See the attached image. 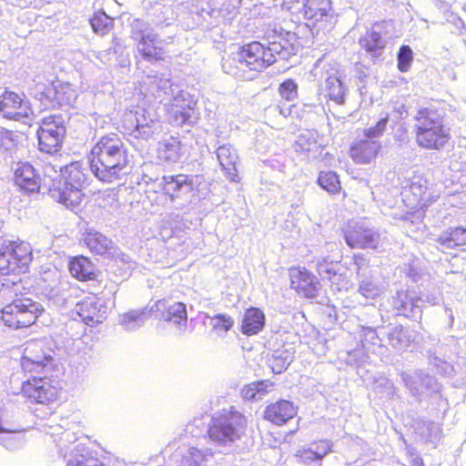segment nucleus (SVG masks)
Segmentation results:
<instances>
[{
	"label": "nucleus",
	"instance_id": "nucleus-17",
	"mask_svg": "<svg viewBox=\"0 0 466 466\" xmlns=\"http://www.w3.org/2000/svg\"><path fill=\"white\" fill-rule=\"evenodd\" d=\"M51 196L66 208L77 211L82 208L85 194L82 187L53 184L49 188Z\"/></svg>",
	"mask_w": 466,
	"mask_h": 466
},
{
	"label": "nucleus",
	"instance_id": "nucleus-8",
	"mask_svg": "<svg viewBox=\"0 0 466 466\" xmlns=\"http://www.w3.org/2000/svg\"><path fill=\"white\" fill-rule=\"evenodd\" d=\"M301 14L305 24L319 32L332 23L334 11L330 0H304Z\"/></svg>",
	"mask_w": 466,
	"mask_h": 466
},
{
	"label": "nucleus",
	"instance_id": "nucleus-11",
	"mask_svg": "<svg viewBox=\"0 0 466 466\" xmlns=\"http://www.w3.org/2000/svg\"><path fill=\"white\" fill-rule=\"evenodd\" d=\"M344 238L351 248L376 249L379 246V234L360 223L349 225L344 230Z\"/></svg>",
	"mask_w": 466,
	"mask_h": 466
},
{
	"label": "nucleus",
	"instance_id": "nucleus-9",
	"mask_svg": "<svg viewBox=\"0 0 466 466\" xmlns=\"http://www.w3.org/2000/svg\"><path fill=\"white\" fill-rule=\"evenodd\" d=\"M438 199L429 186L428 180L422 177L418 181H412L404 192V202L407 207L414 211H425Z\"/></svg>",
	"mask_w": 466,
	"mask_h": 466
},
{
	"label": "nucleus",
	"instance_id": "nucleus-49",
	"mask_svg": "<svg viewBox=\"0 0 466 466\" xmlns=\"http://www.w3.org/2000/svg\"><path fill=\"white\" fill-rule=\"evenodd\" d=\"M40 183L35 181L34 177H31V192L38 191L40 189Z\"/></svg>",
	"mask_w": 466,
	"mask_h": 466
},
{
	"label": "nucleus",
	"instance_id": "nucleus-20",
	"mask_svg": "<svg viewBox=\"0 0 466 466\" xmlns=\"http://www.w3.org/2000/svg\"><path fill=\"white\" fill-rule=\"evenodd\" d=\"M68 269L71 275L79 281L95 280L97 270L94 263L85 256H76L70 258Z\"/></svg>",
	"mask_w": 466,
	"mask_h": 466
},
{
	"label": "nucleus",
	"instance_id": "nucleus-42",
	"mask_svg": "<svg viewBox=\"0 0 466 466\" xmlns=\"http://www.w3.org/2000/svg\"><path fill=\"white\" fill-rule=\"evenodd\" d=\"M389 122V116L380 118L374 126L364 129L363 135L367 139L372 140L374 137L382 136Z\"/></svg>",
	"mask_w": 466,
	"mask_h": 466
},
{
	"label": "nucleus",
	"instance_id": "nucleus-29",
	"mask_svg": "<svg viewBox=\"0 0 466 466\" xmlns=\"http://www.w3.org/2000/svg\"><path fill=\"white\" fill-rule=\"evenodd\" d=\"M83 242L91 252L97 255L107 254L111 249V240L97 231L84 233Z\"/></svg>",
	"mask_w": 466,
	"mask_h": 466
},
{
	"label": "nucleus",
	"instance_id": "nucleus-39",
	"mask_svg": "<svg viewBox=\"0 0 466 466\" xmlns=\"http://www.w3.org/2000/svg\"><path fill=\"white\" fill-rule=\"evenodd\" d=\"M398 69L404 73L408 72L413 60V52L407 45L400 46L397 54Z\"/></svg>",
	"mask_w": 466,
	"mask_h": 466
},
{
	"label": "nucleus",
	"instance_id": "nucleus-16",
	"mask_svg": "<svg viewBox=\"0 0 466 466\" xmlns=\"http://www.w3.org/2000/svg\"><path fill=\"white\" fill-rule=\"evenodd\" d=\"M53 184L85 188L89 185V179L83 164L75 161L61 167L59 176Z\"/></svg>",
	"mask_w": 466,
	"mask_h": 466
},
{
	"label": "nucleus",
	"instance_id": "nucleus-6",
	"mask_svg": "<svg viewBox=\"0 0 466 466\" xmlns=\"http://www.w3.org/2000/svg\"><path fill=\"white\" fill-rule=\"evenodd\" d=\"M66 134L62 116L51 115L42 118L36 135L41 151L54 154L58 152Z\"/></svg>",
	"mask_w": 466,
	"mask_h": 466
},
{
	"label": "nucleus",
	"instance_id": "nucleus-55",
	"mask_svg": "<svg viewBox=\"0 0 466 466\" xmlns=\"http://www.w3.org/2000/svg\"><path fill=\"white\" fill-rule=\"evenodd\" d=\"M5 431V429L0 425V432Z\"/></svg>",
	"mask_w": 466,
	"mask_h": 466
},
{
	"label": "nucleus",
	"instance_id": "nucleus-21",
	"mask_svg": "<svg viewBox=\"0 0 466 466\" xmlns=\"http://www.w3.org/2000/svg\"><path fill=\"white\" fill-rule=\"evenodd\" d=\"M266 322L264 312L256 307L248 308L240 324V331L246 336H253L260 332Z\"/></svg>",
	"mask_w": 466,
	"mask_h": 466
},
{
	"label": "nucleus",
	"instance_id": "nucleus-33",
	"mask_svg": "<svg viewBox=\"0 0 466 466\" xmlns=\"http://www.w3.org/2000/svg\"><path fill=\"white\" fill-rule=\"evenodd\" d=\"M182 144L175 137L166 140L159 147L158 153L161 159L167 162H177L181 157Z\"/></svg>",
	"mask_w": 466,
	"mask_h": 466
},
{
	"label": "nucleus",
	"instance_id": "nucleus-44",
	"mask_svg": "<svg viewBox=\"0 0 466 466\" xmlns=\"http://www.w3.org/2000/svg\"><path fill=\"white\" fill-rule=\"evenodd\" d=\"M337 264V262L324 258L317 263L316 268L320 276L326 275L329 279H331L338 274Z\"/></svg>",
	"mask_w": 466,
	"mask_h": 466
},
{
	"label": "nucleus",
	"instance_id": "nucleus-3",
	"mask_svg": "<svg viewBox=\"0 0 466 466\" xmlns=\"http://www.w3.org/2000/svg\"><path fill=\"white\" fill-rule=\"evenodd\" d=\"M278 60L270 47L259 40L240 45L235 54L238 69L242 73L258 76L273 66Z\"/></svg>",
	"mask_w": 466,
	"mask_h": 466
},
{
	"label": "nucleus",
	"instance_id": "nucleus-25",
	"mask_svg": "<svg viewBox=\"0 0 466 466\" xmlns=\"http://www.w3.org/2000/svg\"><path fill=\"white\" fill-rule=\"evenodd\" d=\"M217 155L227 177L232 182H238L239 177L237 169L238 155L236 151L230 147L221 146L218 148Z\"/></svg>",
	"mask_w": 466,
	"mask_h": 466
},
{
	"label": "nucleus",
	"instance_id": "nucleus-41",
	"mask_svg": "<svg viewBox=\"0 0 466 466\" xmlns=\"http://www.w3.org/2000/svg\"><path fill=\"white\" fill-rule=\"evenodd\" d=\"M280 96L286 101H292L298 96V85L293 79H286L279 87Z\"/></svg>",
	"mask_w": 466,
	"mask_h": 466
},
{
	"label": "nucleus",
	"instance_id": "nucleus-4",
	"mask_svg": "<svg viewBox=\"0 0 466 466\" xmlns=\"http://www.w3.org/2000/svg\"><path fill=\"white\" fill-rule=\"evenodd\" d=\"M247 425V418L241 412L233 409L222 410L211 419L208 436L219 444L234 442L245 434Z\"/></svg>",
	"mask_w": 466,
	"mask_h": 466
},
{
	"label": "nucleus",
	"instance_id": "nucleus-26",
	"mask_svg": "<svg viewBox=\"0 0 466 466\" xmlns=\"http://www.w3.org/2000/svg\"><path fill=\"white\" fill-rule=\"evenodd\" d=\"M359 44L361 49L373 57L380 56L385 48V42L380 32L375 31L373 28L367 30L360 37Z\"/></svg>",
	"mask_w": 466,
	"mask_h": 466
},
{
	"label": "nucleus",
	"instance_id": "nucleus-37",
	"mask_svg": "<svg viewBox=\"0 0 466 466\" xmlns=\"http://www.w3.org/2000/svg\"><path fill=\"white\" fill-rule=\"evenodd\" d=\"M290 363L287 350H275L268 359L272 372L279 374L287 370Z\"/></svg>",
	"mask_w": 466,
	"mask_h": 466
},
{
	"label": "nucleus",
	"instance_id": "nucleus-10",
	"mask_svg": "<svg viewBox=\"0 0 466 466\" xmlns=\"http://www.w3.org/2000/svg\"><path fill=\"white\" fill-rule=\"evenodd\" d=\"M76 309L80 319L91 327L102 323L106 318V302L95 294L83 298L76 303Z\"/></svg>",
	"mask_w": 466,
	"mask_h": 466
},
{
	"label": "nucleus",
	"instance_id": "nucleus-12",
	"mask_svg": "<svg viewBox=\"0 0 466 466\" xmlns=\"http://www.w3.org/2000/svg\"><path fill=\"white\" fill-rule=\"evenodd\" d=\"M151 311L160 319L176 325H185L187 320L186 304L180 301L171 303L167 299H160L151 307Z\"/></svg>",
	"mask_w": 466,
	"mask_h": 466
},
{
	"label": "nucleus",
	"instance_id": "nucleus-7",
	"mask_svg": "<svg viewBox=\"0 0 466 466\" xmlns=\"http://www.w3.org/2000/svg\"><path fill=\"white\" fill-rule=\"evenodd\" d=\"M289 288L300 298L313 299L321 289L319 279L310 270L301 266L289 268Z\"/></svg>",
	"mask_w": 466,
	"mask_h": 466
},
{
	"label": "nucleus",
	"instance_id": "nucleus-57",
	"mask_svg": "<svg viewBox=\"0 0 466 466\" xmlns=\"http://www.w3.org/2000/svg\"><path fill=\"white\" fill-rule=\"evenodd\" d=\"M347 197V193L343 192V198H345Z\"/></svg>",
	"mask_w": 466,
	"mask_h": 466
},
{
	"label": "nucleus",
	"instance_id": "nucleus-47",
	"mask_svg": "<svg viewBox=\"0 0 466 466\" xmlns=\"http://www.w3.org/2000/svg\"><path fill=\"white\" fill-rule=\"evenodd\" d=\"M415 307V303L413 299L410 298L408 295H405V298L400 299L399 304L396 306L400 311L404 312L405 309H413Z\"/></svg>",
	"mask_w": 466,
	"mask_h": 466
},
{
	"label": "nucleus",
	"instance_id": "nucleus-27",
	"mask_svg": "<svg viewBox=\"0 0 466 466\" xmlns=\"http://www.w3.org/2000/svg\"><path fill=\"white\" fill-rule=\"evenodd\" d=\"M436 242L446 248H458L466 245V228L458 226L451 228L439 235Z\"/></svg>",
	"mask_w": 466,
	"mask_h": 466
},
{
	"label": "nucleus",
	"instance_id": "nucleus-46",
	"mask_svg": "<svg viewBox=\"0 0 466 466\" xmlns=\"http://www.w3.org/2000/svg\"><path fill=\"white\" fill-rule=\"evenodd\" d=\"M11 255L9 249L0 250V271L2 274H7L11 269V266L15 265Z\"/></svg>",
	"mask_w": 466,
	"mask_h": 466
},
{
	"label": "nucleus",
	"instance_id": "nucleus-13",
	"mask_svg": "<svg viewBox=\"0 0 466 466\" xmlns=\"http://www.w3.org/2000/svg\"><path fill=\"white\" fill-rule=\"evenodd\" d=\"M298 407L290 400H279L266 406L263 418L276 426H283L296 417Z\"/></svg>",
	"mask_w": 466,
	"mask_h": 466
},
{
	"label": "nucleus",
	"instance_id": "nucleus-52",
	"mask_svg": "<svg viewBox=\"0 0 466 466\" xmlns=\"http://www.w3.org/2000/svg\"><path fill=\"white\" fill-rule=\"evenodd\" d=\"M138 317H139V314H137V313H128L126 315V319H128L136 320Z\"/></svg>",
	"mask_w": 466,
	"mask_h": 466
},
{
	"label": "nucleus",
	"instance_id": "nucleus-50",
	"mask_svg": "<svg viewBox=\"0 0 466 466\" xmlns=\"http://www.w3.org/2000/svg\"><path fill=\"white\" fill-rule=\"evenodd\" d=\"M29 363V359L26 356H23L21 359V366L24 370H25L26 365Z\"/></svg>",
	"mask_w": 466,
	"mask_h": 466
},
{
	"label": "nucleus",
	"instance_id": "nucleus-40",
	"mask_svg": "<svg viewBox=\"0 0 466 466\" xmlns=\"http://www.w3.org/2000/svg\"><path fill=\"white\" fill-rule=\"evenodd\" d=\"M205 461V454L196 447H190L180 461L179 466H201Z\"/></svg>",
	"mask_w": 466,
	"mask_h": 466
},
{
	"label": "nucleus",
	"instance_id": "nucleus-51",
	"mask_svg": "<svg viewBox=\"0 0 466 466\" xmlns=\"http://www.w3.org/2000/svg\"><path fill=\"white\" fill-rule=\"evenodd\" d=\"M353 260L356 264H359L360 262L364 260V257L362 255H355L353 257Z\"/></svg>",
	"mask_w": 466,
	"mask_h": 466
},
{
	"label": "nucleus",
	"instance_id": "nucleus-18",
	"mask_svg": "<svg viewBox=\"0 0 466 466\" xmlns=\"http://www.w3.org/2000/svg\"><path fill=\"white\" fill-rule=\"evenodd\" d=\"M59 386L56 380L46 378H34L31 382V398L37 403H48L58 395Z\"/></svg>",
	"mask_w": 466,
	"mask_h": 466
},
{
	"label": "nucleus",
	"instance_id": "nucleus-5",
	"mask_svg": "<svg viewBox=\"0 0 466 466\" xmlns=\"http://www.w3.org/2000/svg\"><path fill=\"white\" fill-rule=\"evenodd\" d=\"M192 187L193 177L187 174L163 176L149 183L145 191L147 198L152 203L175 199L183 187Z\"/></svg>",
	"mask_w": 466,
	"mask_h": 466
},
{
	"label": "nucleus",
	"instance_id": "nucleus-1",
	"mask_svg": "<svg viewBox=\"0 0 466 466\" xmlns=\"http://www.w3.org/2000/svg\"><path fill=\"white\" fill-rule=\"evenodd\" d=\"M87 159L91 171L99 180L112 183L128 167V149L115 132L101 136L92 146Z\"/></svg>",
	"mask_w": 466,
	"mask_h": 466
},
{
	"label": "nucleus",
	"instance_id": "nucleus-31",
	"mask_svg": "<svg viewBox=\"0 0 466 466\" xmlns=\"http://www.w3.org/2000/svg\"><path fill=\"white\" fill-rule=\"evenodd\" d=\"M317 184L329 195H339L342 192L339 177L333 170L320 171L317 177Z\"/></svg>",
	"mask_w": 466,
	"mask_h": 466
},
{
	"label": "nucleus",
	"instance_id": "nucleus-30",
	"mask_svg": "<svg viewBox=\"0 0 466 466\" xmlns=\"http://www.w3.org/2000/svg\"><path fill=\"white\" fill-rule=\"evenodd\" d=\"M322 91L325 97L338 105H342L345 101V86L339 76L336 75L326 78Z\"/></svg>",
	"mask_w": 466,
	"mask_h": 466
},
{
	"label": "nucleus",
	"instance_id": "nucleus-45",
	"mask_svg": "<svg viewBox=\"0 0 466 466\" xmlns=\"http://www.w3.org/2000/svg\"><path fill=\"white\" fill-rule=\"evenodd\" d=\"M194 112V106H187L186 107H182L181 109L175 111L173 114V119L178 125H184L192 118Z\"/></svg>",
	"mask_w": 466,
	"mask_h": 466
},
{
	"label": "nucleus",
	"instance_id": "nucleus-56",
	"mask_svg": "<svg viewBox=\"0 0 466 466\" xmlns=\"http://www.w3.org/2000/svg\"><path fill=\"white\" fill-rule=\"evenodd\" d=\"M383 24H384V22L377 23L375 25L379 26V25H383Z\"/></svg>",
	"mask_w": 466,
	"mask_h": 466
},
{
	"label": "nucleus",
	"instance_id": "nucleus-35",
	"mask_svg": "<svg viewBox=\"0 0 466 466\" xmlns=\"http://www.w3.org/2000/svg\"><path fill=\"white\" fill-rule=\"evenodd\" d=\"M271 385V383L265 380L252 382L245 385L240 393L244 400H252L268 393Z\"/></svg>",
	"mask_w": 466,
	"mask_h": 466
},
{
	"label": "nucleus",
	"instance_id": "nucleus-23",
	"mask_svg": "<svg viewBox=\"0 0 466 466\" xmlns=\"http://www.w3.org/2000/svg\"><path fill=\"white\" fill-rule=\"evenodd\" d=\"M332 451V443L329 440H318L311 443L310 447L299 450L296 456L299 461L309 463L321 461Z\"/></svg>",
	"mask_w": 466,
	"mask_h": 466
},
{
	"label": "nucleus",
	"instance_id": "nucleus-14",
	"mask_svg": "<svg viewBox=\"0 0 466 466\" xmlns=\"http://www.w3.org/2000/svg\"><path fill=\"white\" fill-rule=\"evenodd\" d=\"M125 117L127 124V128L134 137L147 139L153 134L154 120L145 108L131 110L126 113Z\"/></svg>",
	"mask_w": 466,
	"mask_h": 466
},
{
	"label": "nucleus",
	"instance_id": "nucleus-54",
	"mask_svg": "<svg viewBox=\"0 0 466 466\" xmlns=\"http://www.w3.org/2000/svg\"><path fill=\"white\" fill-rule=\"evenodd\" d=\"M31 363H33V364H37V365H38V364H39V361H38V360H31Z\"/></svg>",
	"mask_w": 466,
	"mask_h": 466
},
{
	"label": "nucleus",
	"instance_id": "nucleus-2",
	"mask_svg": "<svg viewBox=\"0 0 466 466\" xmlns=\"http://www.w3.org/2000/svg\"><path fill=\"white\" fill-rule=\"evenodd\" d=\"M412 132L415 143L420 148L440 151L450 142V128L444 125V115L431 105L420 107L413 116Z\"/></svg>",
	"mask_w": 466,
	"mask_h": 466
},
{
	"label": "nucleus",
	"instance_id": "nucleus-19",
	"mask_svg": "<svg viewBox=\"0 0 466 466\" xmlns=\"http://www.w3.org/2000/svg\"><path fill=\"white\" fill-rule=\"evenodd\" d=\"M2 319L8 327L15 329L29 327L27 306L22 302L7 305L2 310Z\"/></svg>",
	"mask_w": 466,
	"mask_h": 466
},
{
	"label": "nucleus",
	"instance_id": "nucleus-15",
	"mask_svg": "<svg viewBox=\"0 0 466 466\" xmlns=\"http://www.w3.org/2000/svg\"><path fill=\"white\" fill-rule=\"evenodd\" d=\"M381 150V144L376 140L360 139L354 141L349 148V156L359 165L373 162Z\"/></svg>",
	"mask_w": 466,
	"mask_h": 466
},
{
	"label": "nucleus",
	"instance_id": "nucleus-22",
	"mask_svg": "<svg viewBox=\"0 0 466 466\" xmlns=\"http://www.w3.org/2000/svg\"><path fill=\"white\" fill-rule=\"evenodd\" d=\"M137 47L138 53L146 61L156 63L164 60V48L157 45L155 35H141L137 44Z\"/></svg>",
	"mask_w": 466,
	"mask_h": 466
},
{
	"label": "nucleus",
	"instance_id": "nucleus-32",
	"mask_svg": "<svg viewBox=\"0 0 466 466\" xmlns=\"http://www.w3.org/2000/svg\"><path fill=\"white\" fill-rule=\"evenodd\" d=\"M93 31L100 35H105L114 26V19L107 15L105 11L98 10L89 19Z\"/></svg>",
	"mask_w": 466,
	"mask_h": 466
},
{
	"label": "nucleus",
	"instance_id": "nucleus-48",
	"mask_svg": "<svg viewBox=\"0 0 466 466\" xmlns=\"http://www.w3.org/2000/svg\"><path fill=\"white\" fill-rule=\"evenodd\" d=\"M56 90L52 86H48L45 89V92L41 94L42 96H46L48 100L50 106H55V100H56Z\"/></svg>",
	"mask_w": 466,
	"mask_h": 466
},
{
	"label": "nucleus",
	"instance_id": "nucleus-53",
	"mask_svg": "<svg viewBox=\"0 0 466 466\" xmlns=\"http://www.w3.org/2000/svg\"><path fill=\"white\" fill-rule=\"evenodd\" d=\"M28 386H29V380H25V381H24V382H23V386H22V390H23L24 391H25V390H26V388H27Z\"/></svg>",
	"mask_w": 466,
	"mask_h": 466
},
{
	"label": "nucleus",
	"instance_id": "nucleus-36",
	"mask_svg": "<svg viewBox=\"0 0 466 466\" xmlns=\"http://www.w3.org/2000/svg\"><path fill=\"white\" fill-rule=\"evenodd\" d=\"M209 325L213 332L224 334L233 328L234 319L226 314H215L209 317Z\"/></svg>",
	"mask_w": 466,
	"mask_h": 466
},
{
	"label": "nucleus",
	"instance_id": "nucleus-38",
	"mask_svg": "<svg viewBox=\"0 0 466 466\" xmlns=\"http://www.w3.org/2000/svg\"><path fill=\"white\" fill-rule=\"evenodd\" d=\"M9 252L12 254V259H14L15 266H18L21 270H26L28 268L29 253H27L23 244L15 245Z\"/></svg>",
	"mask_w": 466,
	"mask_h": 466
},
{
	"label": "nucleus",
	"instance_id": "nucleus-28",
	"mask_svg": "<svg viewBox=\"0 0 466 466\" xmlns=\"http://www.w3.org/2000/svg\"><path fill=\"white\" fill-rule=\"evenodd\" d=\"M293 36L291 33L287 31H276L274 30L270 35H268V47H270L274 57H278L282 52H289L293 49L292 43Z\"/></svg>",
	"mask_w": 466,
	"mask_h": 466
},
{
	"label": "nucleus",
	"instance_id": "nucleus-43",
	"mask_svg": "<svg viewBox=\"0 0 466 466\" xmlns=\"http://www.w3.org/2000/svg\"><path fill=\"white\" fill-rule=\"evenodd\" d=\"M68 466H104L97 459L90 456L88 452L76 455L68 461Z\"/></svg>",
	"mask_w": 466,
	"mask_h": 466
},
{
	"label": "nucleus",
	"instance_id": "nucleus-34",
	"mask_svg": "<svg viewBox=\"0 0 466 466\" xmlns=\"http://www.w3.org/2000/svg\"><path fill=\"white\" fill-rule=\"evenodd\" d=\"M14 184L25 195H29V163L19 162L14 167Z\"/></svg>",
	"mask_w": 466,
	"mask_h": 466
},
{
	"label": "nucleus",
	"instance_id": "nucleus-24",
	"mask_svg": "<svg viewBox=\"0 0 466 466\" xmlns=\"http://www.w3.org/2000/svg\"><path fill=\"white\" fill-rule=\"evenodd\" d=\"M21 106L22 98L16 93L5 91V93L0 96V112L4 116L15 120L26 118V112L23 113L19 111Z\"/></svg>",
	"mask_w": 466,
	"mask_h": 466
}]
</instances>
